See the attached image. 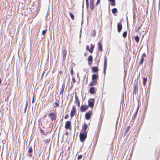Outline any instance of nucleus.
I'll return each mask as SVG.
<instances>
[{
  "instance_id": "nucleus-32",
  "label": "nucleus",
  "mask_w": 160,
  "mask_h": 160,
  "mask_svg": "<svg viewBox=\"0 0 160 160\" xmlns=\"http://www.w3.org/2000/svg\"><path fill=\"white\" fill-rule=\"evenodd\" d=\"M86 6L87 8H88L89 7V1L88 0H86Z\"/></svg>"
},
{
  "instance_id": "nucleus-45",
  "label": "nucleus",
  "mask_w": 160,
  "mask_h": 160,
  "mask_svg": "<svg viewBox=\"0 0 160 160\" xmlns=\"http://www.w3.org/2000/svg\"><path fill=\"white\" fill-rule=\"evenodd\" d=\"M89 46H88V45H87L86 46V49H87V50L89 51Z\"/></svg>"
},
{
  "instance_id": "nucleus-30",
  "label": "nucleus",
  "mask_w": 160,
  "mask_h": 160,
  "mask_svg": "<svg viewBox=\"0 0 160 160\" xmlns=\"http://www.w3.org/2000/svg\"><path fill=\"white\" fill-rule=\"evenodd\" d=\"M144 60V59L142 57H141V60L139 62L140 64H142L143 63Z\"/></svg>"
},
{
  "instance_id": "nucleus-58",
  "label": "nucleus",
  "mask_w": 160,
  "mask_h": 160,
  "mask_svg": "<svg viewBox=\"0 0 160 160\" xmlns=\"http://www.w3.org/2000/svg\"><path fill=\"white\" fill-rule=\"evenodd\" d=\"M111 23H112V21H111Z\"/></svg>"
},
{
  "instance_id": "nucleus-31",
  "label": "nucleus",
  "mask_w": 160,
  "mask_h": 160,
  "mask_svg": "<svg viewBox=\"0 0 160 160\" xmlns=\"http://www.w3.org/2000/svg\"><path fill=\"white\" fill-rule=\"evenodd\" d=\"M69 15H70V16L71 18H72V20H73L74 18V15L71 12L69 13Z\"/></svg>"
},
{
  "instance_id": "nucleus-18",
  "label": "nucleus",
  "mask_w": 160,
  "mask_h": 160,
  "mask_svg": "<svg viewBox=\"0 0 160 160\" xmlns=\"http://www.w3.org/2000/svg\"><path fill=\"white\" fill-rule=\"evenodd\" d=\"M98 49L101 52L102 51V44L100 42H99L98 43Z\"/></svg>"
},
{
  "instance_id": "nucleus-3",
  "label": "nucleus",
  "mask_w": 160,
  "mask_h": 160,
  "mask_svg": "<svg viewBox=\"0 0 160 160\" xmlns=\"http://www.w3.org/2000/svg\"><path fill=\"white\" fill-rule=\"evenodd\" d=\"M107 58L106 56H105L104 57V69L103 73L104 75L106 73V71L107 68Z\"/></svg>"
},
{
  "instance_id": "nucleus-35",
  "label": "nucleus",
  "mask_w": 160,
  "mask_h": 160,
  "mask_svg": "<svg viewBox=\"0 0 160 160\" xmlns=\"http://www.w3.org/2000/svg\"><path fill=\"white\" fill-rule=\"evenodd\" d=\"M92 36H96V32L95 30H94L91 34Z\"/></svg>"
},
{
  "instance_id": "nucleus-12",
  "label": "nucleus",
  "mask_w": 160,
  "mask_h": 160,
  "mask_svg": "<svg viewBox=\"0 0 160 160\" xmlns=\"http://www.w3.org/2000/svg\"><path fill=\"white\" fill-rule=\"evenodd\" d=\"M88 128V125L87 124L85 123L84 124V126H82V131H84V133H87V130Z\"/></svg>"
},
{
  "instance_id": "nucleus-21",
  "label": "nucleus",
  "mask_w": 160,
  "mask_h": 160,
  "mask_svg": "<svg viewBox=\"0 0 160 160\" xmlns=\"http://www.w3.org/2000/svg\"><path fill=\"white\" fill-rule=\"evenodd\" d=\"M131 127L129 126H128L126 128L125 131V133L124 134V135H126L128 132L129 130L130 129Z\"/></svg>"
},
{
  "instance_id": "nucleus-17",
  "label": "nucleus",
  "mask_w": 160,
  "mask_h": 160,
  "mask_svg": "<svg viewBox=\"0 0 160 160\" xmlns=\"http://www.w3.org/2000/svg\"><path fill=\"white\" fill-rule=\"evenodd\" d=\"M92 71L94 72H97L98 71V69L97 67H92Z\"/></svg>"
},
{
  "instance_id": "nucleus-49",
  "label": "nucleus",
  "mask_w": 160,
  "mask_h": 160,
  "mask_svg": "<svg viewBox=\"0 0 160 160\" xmlns=\"http://www.w3.org/2000/svg\"><path fill=\"white\" fill-rule=\"evenodd\" d=\"M68 134V132H66L65 133V135H67Z\"/></svg>"
},
{
  "instance_id": "nucleus-42",
  "label": "nucleus",
  "mask_w": 160,
  "mask_h": 160,
  "mask_svg": "<svg viewBox=\"0 0 160 160\" xmlns=\"http://www.w3.org/2000/svg\"><path fill=\"white\" fill-rule=\"evenodd\" d=\"M68 117H69V115L68 114H67L64 117V118L65 119H67L68 118Z\"/></svg>"
},
{
  "instance_id": "nucleus-9",
  "label": "nucleus",
  "mask_w": 160,
  "mask_h": 160,
  "mask_svg": "<svg viewBox=\"0 0 160 160\" xmlns=\"http://www.w3.org/2000/svg\"><path fill=\"white\" fill-rule=\"evenodd\" d=\"M90 8L92 10L94 9V0H90Z\"/></svg>"
},
{
  "instance_id": "nucleus-38",
  "label": "nucleus",
  "mask_w": 160,
  "mask_h": 160,
  "mask_svg": "<svg viewBox=\"0 0 160 160\" xmlns=\"http://www.w3.org/2000/svg\"><path fill=\"white\" fill-rule=\"evenodd\" d=\"M73 68H72L71 70V74L72 76H73Z\"/></svg>"
},
{
  "instance_id": "nucleus-15",
  "label": "nucleus",
  "mask_w": 160,
  "mask_h": 160,
  "mask_svg": "<svg viewBox=\"0 0 160 160\" xmlns=\"http://www.w3.org/2000/svg\"><path fill=\"white\" fill-rule=\"evenodd\" d=\"M98 74H93L92 75V80L96 81V80L98 78Z\"/></svg>"
},
{
  "instance_id": "nucleus-33",
  "label": "nucleus",
  "mask_w": 160,
  "mask_h": 160,
  "mask_svg": "<svg viewBox=\"0 0 160 160\" xmlns=\"http://www.w3.org/2000/svg\"><path fill=\"white\" fill-rule=\"evenodd\" d=\"M27 106H28V102H27V101L26 105H25V108L24 110V113H25L26 112V110L27 108Z\"/></svg>"
},
{
  "instance_id": "nucleus-4",
  "label": "nucleus",
  "mask_w": 160,
  "mask_h": 160,
  "mask_svg": "<svg viewBox=\"0 0 160 160\" xmlns=\"http://www.w3.org/2000/svg\"><path fill=\"white\" fill-rule=\"evenodd\" d=\"M76 110L75 106H73L70 112V117L71 118H72L75 114L76 112Z\"/></svg>"
},
{
  "instance_id": "nucleus-14",
  "label": "nucleus",
  "mask_w": 160,
  "mask_h": 160,
  "mask_svg": "<svg viewBox=\"0 0 160 160\" xmlns=\"http://www.w3.org/2000/svg\"><path fill=\"white\" fill-rule=\"evenodd\" d=\"M92 59L93 58L92 56L91 55H89L88 59V64L89 65H90L92 63Z\"/></svg>"
},
{
  "instance_id": "nucleus-40",
  "label": "nucleus",
  "mask_w": 160,
  "mask_h": 160,
  "mask_svg": "<svg viewBox=\"0 0 160 160\" xmlns=\"http://www.w3.org/2000/svg\"><path fill=\"white\" fill-rule=\"evenodd\" d=\"M100 0H97V2L96 3V5H98L100 2Z\"/></svg>"
},
{
  "instance_id": "nucleus-22",
  "label": "nucleus",
  "mask_w": 160,
  "mask_h": 160,
  "mask_svg": "<svg viewBox=\"0 0 160 160\" xmlns=\"http://www.w3.org/2000/svg\"><path fill=\"white\" fill-rule=\"evenodd\" d=\"M111 2V4L112 6H115V0H108Z\"/></svg>"
},
{
  "instance_id": "nucleus-43",
  "label": "nucleus",
  "mask_w": 160,
  "mask_h": 160,
  "mask_svg": "<svg viewBox=\"0 0 160 160\" xmlns=\"http://www.w3.org/2000/svg\"><path fill=\"white\" fill-rule=\"evenodd\" d=\"M55 105L57 106V107H58L59 105V103L58 102H55Z\"/></svg>"
},
{
  "instance_id": "nucleus-34",
  "label": "nucleus",
  "mask_w": 160,
  "mask_h": 160,
  "mask_svg": "<svg viewBox=\"0 0 160 160\" xmlns=\"http://www.w3.org/2000/svg\"><path fill=\"white\" fill-rule=\"evenodd\" d=\"M137 87V84L136 83L134 84V90L135 91H136V88Z\"/></svg>"
},
{
  "instance_id": "nucleus-52",
  "label": "nucleus",
  "mask_w": 160,
  "mask_h": 160,
  "mask_svg": "<svg viewBox=\"0 0 160 160\" xmlns=\"http://www.w3.org/2000/svg\"><path fill=\"white\" fill-rule=\"evenodd\" d=\"M1 78H0V84L1 83Z\"/></svg>"
},
{
  "instance_id": "nucleus-46",
  "label": "nucleus",
  "mask_w": 160,
  "mask_h": 160,
  "mask_svg": "<svg viewBox=\"0 0 160 160\" xmlns=\"http://www.w3.org/2000/svg\"><path fill=\"white\" fill-rule=\"evenodd\" d=\"M34 96H33V98H32V103H33L34 102Z\"/></svg>"
},
{
  "instance_id": "nucleus-16",
  "label": "nucleus",
  "mask_w": 160,
  "mask_h": 160,
  "mask_svg": "<svg viewBox=\"0 0 160 160\" xmlns=\"http://www.w3.org/2000/svg\"><path fill=\"white\" fill-rule=\"evenodd\" d=\"M95 88L94 87H91L90 88L89 90V92L91 94H93L94 93Z\"/></svg>"
},
{
  "instance_id": "nucleus-5",
  "label": "nucleus",
  "mask_w": 160,
  "mask_h": 160,
  "mask_svg": "<svg viewBox=\"0 0 160 160\" xmlns=\"http://www.w3.org/2000/svg\"><path fill=\"white\" fill-rule=\"evenodd\" d=\"M32 146L29 147L28 152H27V156L31 157L32 156Z\"/></svg>"
},
{
  "instance_id": "nucleus-57",
  "label": "nucleus",
  "mask_w": 160,
  "mask_h": 160,
  "mask_svg": "<svg viewBox=\"0 0 160 160\" xmlns=\"http://www.w3.org/2000/svg\"><path fill=\"white\" fill-rule=\"evenodd\" d=\"M83 5H84V3H83ZM83 7V6H82V7Z\"/></svg>"
},
{
  "instance_id": "nucleus-51",
  "label": "nucleus",
  "mask_w": 160,
  "mask_h": 160,
  "mask_svg": "<svg viewBox=\"0 0 160 160\" xmlns=\"http://www.w3.org/2000/svg\"><path fill=\"white\" fill-rule=\"evenodd\" d=\"M43 73H44V72H43V73H42V77H43Z\"/></svg>"
},
{
  "instance_id": "nucleus-6",
  "label": "nucleus",
  "mask_w": 160,
  "mask_h": 160,
  "mask_svg": "<svg viewBox=\"0 0 160 160\" xmlns=\"http://www.w3.org/2000/svg\"><path fill=\"white\" fill-rule=\"evenodd\" d=\"M92 113L91 111H89L88 112L86 113L85 115V117L87 120H89L91 117V114Z\"/></svg>"
},
{
  "instance_id": "nucleus-27",
  "label": "nucleus",
  "mask_w": 160,
  "mask_h": 160,
  "mask_svg": "<svg viewBox=\"0 0 160 160\" xmlns=\"http://www.w3.org/2000/svg\"><path fill=\"white\" fill-rule=\"evenodd\" d=\"M143 85L145 86V84H146V83L147 82V78H143Z\"/></svg>"
},
{
  "instance_id": "nucleus-20",
  "label": "nucleus",
  "mask_w": 160,
  "mask_h": 160,
  "mask_svg": "<svg viewBox=\"0 0 160 160\" xmlns=\"http://www.w3.org/2000/svg\"><path fill=\"white\" fill-rule=\"evenodd\" d=\"M94 48V46H93L92 45V44H91L90 48L89 49V52L90 53H92V52Z\"/></svg>"
},
{
  "instance_id": "nucleus-26",
  "label": "nucleus",
  "mask_w": 160,
  "mask_h": 160,
  "mask_svg": "<svg viewBox=\"0 0 160 160\" xmlns=\"http://www.w3.org/2000/svg\"><path fill=\"white\" fill-rule=\"evenodd\" d=\"M75 102L76 103V102H80L79 100L78 99V97L77 95L76 94V93H75Z\"/></svg>"
},
{
  "instance_id": "nucleus-7",
  "label": "nucleus",
  "mask_w": 160,
  "mask_h": 160,
  "mask_svg": "<svg viewBox=\"0 0 160 160\" xmlns=\"http://www.w3.org/2000/svg\"><path fill=\"white\" fill-rule=\"evenodd\" d=\"M71 127V122L69 121L66 122L65 128L66 129H69Z\"/></svg>"
},
{
  "instance_id": "nucleus-29",
  "label": "nucleus",
  "mask_w": 160,
  "mask_h": 160,
  "mask_svg": "<svg viewBox=\"0 0 160 160\" xmlns=\"http://www.w3.org/2000/svg\"><path fill=\"white\" fill-rule=\"evenodd\" d=\"M127 34V32L126 31L124 32L122 34V37L124 38H125L126 37Z\"/></svg>"
},
{
  "instance_id": "nucleus-24",
  "label": "nucleus",
  "mask_w": 160,
  "mask_h": 160,
  "mask_svg": "<svg viewBox=\"0 0 160 160\" xmlns=\"http://www.w3.org/2000/svg\"><path fill=\"white\" fill-rule=\"evenodd\" d=\"M112 13L115 16V14L117 11V9L116 8H114L112 9Z\"/></svg>"
},
{
  "instance_id": "nucleus-54",
  "label": "nucleus",
  "mask_w": 160,
  "mask_h": 160,
  "mask_svg": "<svg viewBox=\"0 0 160 160\" xmlns=\"http://www.w3.org/2000/svg\"><path fill=\"white\" fill-rule=\"evenodd\" d=\"M81 33H80V37H81Z\"/></svg>"
},
{
  "instance_id": "nucleus-56",
  "label": "nucleus",
  "mask_w": 160,
  "mask_h": 160,
  "mask_svg": "<svg viewBox=\"0 0 160 160\" xmlns=\"http://www.w3.org/2000/svg\"><path fill=\"white\" fill-rule=\"evenodd\" d=\"M109 19H110V21H111V19H110V18H109Z\"/></svg>"
},
{
  "instance_id": "nucleus-11",
  "label": "nucleus",
  "mask_w": 160,
  "mask_h": 160,
  "mask_svg": "<svg viewBox=\"0 0 160 160\" xmlns=\"http://www.w3.org/2000/svg\"><path fill=\"white\" fill-rule=\"evenodd\" d=\"M122 28V26L121 23L118 22L117 24V30L118 32L119 33L121 31Z\"/></svg>"
},
{
  "instance_id": "nucleus-53",
  "label": "nucleus",
  "mask_w": 160,
  "mask_h": 160,
  "mask_svg": "<svg viewBox=\"0 0 160 160\" xmlns=\"http://www.w3.org/2000/svg\"><path fill=\"white\" fill-rule=\"evenodd\" d=\"M159 5L160 4V0H159Z\"/></svg>"
},
{
  "instance_id": "nucleus-2",
  "label": "nucleus",
  "mask_w": 160,
  "mask_h": 160,
  "mask_svg": "<svg viewBox=\"0 0 160 160\" xmlns=\"http://www.w3.org/2000/svg\"><path fill=\"white\" fill-rule=\"evenodd\" d=\"M94 99L93 98H90L88 101V106L91 108H93L94 106Z\"/></svg>"
},
{
  "instance_id": "nucleus-1",
  "label": "nucleus",
  "mask_w": 160,
  "mask_h": 160,
  "mask_svg": "<svg viewBox=\"0 0 160 160\" xmlns=\"http://www.w3.org/2000/svg\"><path fill=\"white\" fill-rule=\"evenodd\" d=\"M87 137V133L80 132L79 135L80 140L81 142H84Z\"/></svg>"
},
{
  "instance_id": "nucleus-23",
  "label": "nucleus",
  "mask_w": 160,
  "mask_h": 160,
  "mask_svg": "<svg viewBox=\"0 0 160 160\" xmlns=\"http://www.w3.org/2000/svg\"><path fill=\"white\" fill-rule=\"evenodd\" d=\"M64 88L63 87V84H62V88L61 89L60 94L61 95H62V96H63V92L64 91Z\"/></svg>"
},
{
  "instance_id": "nucleus-37",
  "label": "nucleus",
  "mask_w": 160,
  "mask_h": 160,
  "mask_svg": "<svg viewBox=\"0 0 160 160\" xmlns=\"http://www.w3.org/2000/svg\"><path fill=\"white\" fill-rule=\"evenodd\" d=\"M82 158V155H79L78 156V160H80Z\"/></svg>"
},
{
  "instance_id": "nucleus-39",
  "label": "nucleus",
  "mask_w": 160,
  "mask_h": 160,
  "mask_svg": "<svg viewBox=\"0 0 160 160\" xmlns=\"http://www.w3.org/2000/svg\"><path fill=\"white\" fill-rule=\"evenodd\" d=\"M40 132L42 134H44V131L42 129H40Z\"/></svg>"
},
{
  "instance_id": "nucleus-19",
  "label": "nucleus",
  "mask_w": 160,
  "mask_h": 160,
  "mask_svg": "<svg viewBox=\"0 0 160 160\" xmlns=\"http://www.w3.org/2000/svg\"><path fill=\"white\" fill-rule=\"evenodd\" d=\"M97 83V81L92 80L89 84L90 86H94Z\"/></svg>"
},
{
  "instance_id": "nucleus-48",
  "label": "nucleus",
  "mask_w": 160,
  "mask_h": 160,
  "mask_svg": "<svg viewBox=\"0 0 160 160\" xmlns=\"http://www.w3.org/2000/svg\"><path fill=\"white\" fill-rule=\"evenodd\" d=\"M87 53L86 52V53H85L84 54V56L86 57L87 56Z\"/></svg>"
},
{
  "instance_id": "nucleus-36",
  "label": "nucleus",
  "mask_w": 160,
  "mask_h": 160,
  "mask_svg": "<svg viewBox=\"0 0 160 160\" xmlns=\"http://www.w3.org/2000/svg\"><path fill=\"white\" fill-rule=\"evenodd\" d=\"M47 30V29H46L45 30H43L42 32V35H44L46 33Z\"/></svg>"
},
{
  "instance_id": "nucleus-44",
  "label": "nucleus",
  "mask_w": 160,
  "mask_h": 160,
  "mask_svg": "<svg viewBox=\"0 0 160 160\" xmlns=\"http://www.w3.org/2000/svg\"><path fill=\"white\" fill-rule=\"evenodd\" d=\"M76 103H77V105L78 107H80V102H76Z\"/></svg>"
},
{
  "instance_id": "nucleus-55",
  "label": "nucleus",
  "mask_w": 160,
  "mask_h": 160,
  "mask_svg": "<svg viewBox=\"0 0 160 160\" xmlns=\"http://www.w3.org/2000/svg\"><path fill=\"white\" fill-rule=\"evenodd\" d=\"M49 155H48V158H49Z\"/></svg>"
},
{
  "instance_id": "nucleus-10",
  "label": "nucleus",
  "mask_w": 160,
  "mask_h": 160,
  "mask_svg": "<svg viewBox=\"0 0 160 160\" xmlns=\"http://www.w3.org/2000/svg\"><path fill=\"white\" fill-rule=\"evenodd\" d=\"M48 116L50 117L52 120H55L56 119L54 114L53 112H50L48 114Z\"/></svg>"
},
{
  "instance_id": "nucleus-50",
  "label": "nucleus",
  "mask_w": 160,
  "mask_h": 160,
  "mask_svg": "<svg viewBox=\"0 0 160 160\" xmlns=\"http://www.w3.org/2000/svg\"><path fill=\"white\" fill-rule=\"evenodd\" d=\"M133 93L136 94V91H135L134 90V91H133Z\"/></svg>"
},
{
  "instance_id": "nucleus-25",
  "label": "nucleus",
  "mask_w": 160,
  "mask_h": 160,
  "mask_svg": "<svg viewBox=\"0 0 160 160\" xmlns=\"http://www.w3.org/2000/svg\"><path fill=\"white\" fill-rule=\"evenodd\" d=\"M138 108L136 111V112L135 113H134V114H133V115L132 118V120L133 119L134 120L135 119V117H136V115H137V112H138Z\"/></svg>"
},
{
  "instance_id": "nucleus-47",
  "label": "nucleus",
  "mask_w": 160,
  "mask_h": 160,
  "mask_svg": "<svg viewBox=\"0 0 160 160\" xmlns=\"http://www.w3.org/2000/svg\"><path fill=\"white\" fill-rule=\"evenodd\" d=\"M146 56V54L145 53H143L141 56V57H142L143 58L144 57H145Z\"/></svg>"
},
{
  "instance_id": "nucleus-8",
  "label": "nucleus",
  "mask_w": 160,
  "mask_h": 160,
  "mask_svg": "<svg viewBox=\"0 0 160 160\" xmlns=\"http://www.w3.org/2000/svg\"><path fill=\"white\" fill-rule=\"evenodd\" d=\"M88 107L86 105H82L80 107V111L82 112H84L88 109Z\"/></svg>"
},
{
  "instance_id": "nucleus-28",
  "label": "nucleus",
  "mask_w": 160,
  "mask_h": 160,
  "mask_svg": "<svg viewBox=\"0 0 160 160\" xmlns=\"http://www.w3.org/2000/svg\"><path fill=\"white\" fill-rule=\"evenodd\" d=\"M135 40L136 42H138L139 41V37L138 36H137L135 37Z\"/></svg>"
},
{
  "instance_id": "nucleus-13",
  "label": "nucleus",
  "mask_w": 160,
  "mask_h": 160,
  "mask_svg": "<svg viewBox=\"0 0 160 160\" xmlns=\"http://www.w3.org/2000/svg\"><path fill=\"white\" fill-rule=\"evenodd\" d=\"M62 58H63V60L64 61L65 59L66 55H67V50L65 49H64L62 50Z\"/></svg>"
},
{
  "instance_id": "nucleus-41",
  "label": "nucleus",
  "mask_w": 160,
  "mask_h": 160,
  "mask_svg": "<svg viewBox=\"0 0 160 160\" xmlns=\"http://www.w3.org/2000/svg\"><path fill=\"white\" fill-rule=\"evenodd\" d=\"M72 81L73 83H75L76 82V80L73 77H72Z\"/></svg>"
}]
</instances>
